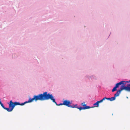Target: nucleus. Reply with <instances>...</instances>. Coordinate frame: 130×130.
<instances>
[{
    "instance_id": "f257e3e1",
    "label": "nucleus",
    "mask_w": 130,
    "mask_h": 130,
    "mask_svg": "<svg viewBox=\"0 0 130 130\" xmlns=\"http://www.w3.org/2000/svg\"><path fill=\"white\" fill-rule=\"evenodd\" d=\"M125 82L124 81H123L117 83L116 84L115 87L112 89V92H114L117 90V88L119 87V85H122L120 89L117 91L116 93L115 94L114 96L115 98L119 96L121 92L123 90L130 92V84H127L126 86H125ZM126 82L127 83H130V80L129 81H126Z\"/></svg>"
},
{
    "instance_id": "f03ea898",
    "label": "nucleus",
    "mask_w": 130,
    "mask_h": 130,
    "mask_svg": "<svg viewBox=\"0 0 130 130\" xmlns=\"http://www.w3.org/2000/svg\"><path fill=\"white\" fill-rule=\"evenodd\" d=\"M47 92H45L43 93V94H40L38 95H35L34 96L33 98L31 99L30 98L27 101L24 102L25 104L32 102L34 100L35 101L37 100L41 101H44L46 100Z\"/></svg>"
},
{
    "instance_id": "7ed1b4c3",
    "label": "nucleus",
    "mask_w": 130,
    "mask_h": 130,
    "mask_svg": "<svg viewBox=\"0 0 130 130\" xmlns=\"http://www.w3.org/2000/svg\"><path fill=\"white\" fill-rule=\"evenodd\" d=\"M49 99H50L53 102L55 103L57 105L60 106L63 105V103H60L58 104L56 102H55V99L53 95L51 94H50L49 93L47 94V93L46 100H48Z\"/></svg>"
},
{
    "instance_id": "20e7f679",
    "label": "nucleus",
    "mask_w": 130,
    "mask_h": 130,
    "mask_svg": "<svg viewBox=\"0 0 130 130\" xmlns=\"http://www.w3.org/2000/svg\"><path fill=\"white\" fill-rule=\"evenodd\" d=\"M85 102H83V103H82L81 104V105H82L83 107H77V106H76L75 108H76L78 109L79 110H82L86 109L93 107H90L89 106H87L86 104H85Z\"/></svg>"
},
{
    "instance_id": "39448f33",
    "label": "nucleus",
    "mask_w": 130,
    "mask_h": 130,
    "mask_svg": "<svg viewBox=\"0 0 130 130\" xmlns=\"http://www.w3.org/2000/svg\"><path fill=\"white\" fill-rule=\"evenodd\" d=\"M63 105H66L69 107L73 108H75L76 106H77V104L74 105H71V103L70 101L66 100H65L63 102Z\"/></svg>"
},
{
    "instance_id": "423d86ee",
    "label": "nucleus",
    "mask_w": 130,
    "mask_h": 130,
    "mask_svg": "<svg viewBox=\"0 0 130 130\" xmlns=\"http://www.w3.org/2000/svg\"><path fill=\"white\" fill-rule=\"evenodd\" d=\"M105 100V98H103L100 101H97L96 103L93 104V105L94 106H93V107H98L99 106V103L102 102L103 101Z\"/></svg>"
},
{
    "instance_id": "0eeeda50",
    "label": "nucleus",
    "mask_w": 130,
    "mask_h": 130,
    "mask_svg": "<svg viewBox=\"0 0 130 130\" xmlns=\"http://www.w3.org/2000/svg\"><path fill=\"white\" fill-rule=\"evenodd\" d=\"M15 106L14 103L12 101H10V104H9V108H11V109L13 110Z\"/></svg>"
},
{
    "instance_id": "6e6552de",
    "label": "nucleus",
    "mask_w": 130,
    "mask_h": 130,
    "mask_svg": "<svg viewBox=\"0 0 130 130\" xmlns=\"http://www.w3.org/2000/svg\"><path fill=\"white\" fill-rule=\"evenodd\" d=\"M104 98H105V99H107L108 100H109L110 101H112L115 100L116 99V98L115 96L113 97H112L111 98H107L106 97H104Z\"/></svg>"
},
{
    "instance_id": "1a4fd4ad",
    "label": "nucleus",
    "mask_w": 130,
    "mask_h": 130,
    "mask_svg": "<svg viewBox=\"0 0 130 130\" xmlns=\"http://www.w3.org/2000/svg\"><path fill=\"white\" fill-rule=\"evenodd\" d=\"M15 106L17 105H23L25 104V103H24V102L23 103H22L20 104V103L19 102H15L14 103Z\"/></svg>"
},
{
    "instance_id": "9d476101",
    "label": "nucleus",
    "mask_w": 130,
    "mask_h": 130,
    "mask_svg": "<svg viewBox=\"0 0 130 130\" xmlns=\"http://www.w3.org/2000/svg\"><path fill=\"white\" fill-rule=\"evenodd\" d=\"M4 109L6 110L8 112L11 111L12 110L11 108L5 107Z\"/></svg>"
},
{
    "instance_id": "9b49d317",
    "label": "nucleus",
    "mask_w": 130,
    "mask_h": 130,
    "mask_svg": "<svg viewBox=\"0 0 130 130\" xmlns=\"http://www.w3.org/2000/svg\"><path fill=\"white\" fill-rule=\"evenodd\" d=\"M0 105H1L2 107L4 109L5 108V107L4 106L3 104L2 103V102L1 103H0Z\"/></svg>"
},
{
    "instance_id": "f8f14e48",
    "label": "nucleus",
    "mask_w": 130,
    "mask_h": 130,
    "mask_svg": "<svg viewBox=\"0 0 130 130\" xmlns=\"http://www.w3.org/2000/svg\"><path fill=\"white\" fill-rule=\"evenodd\" d=\"M1 100L0 99V100ZM1 101H0V103H1Z\"/></svg>"
}]
</instances>
